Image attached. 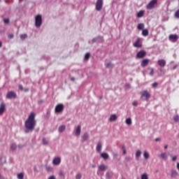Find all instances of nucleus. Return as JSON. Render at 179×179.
Here are the masks:
<instances>
[{
  "label": "nucleus",
  "instance_id": "obj_1",
  "mask_svg": "<svg viewBox=\"0 0 179 179\" xmlns=\"http://www.w3.org/2000/svg\"><path fill=\"white\" fill-rule=\"evenodd\" d=\"M36 124L37 121H36V113H31L24 122L25 133L29 134V132H33L36 128Z\"/></svg>",
  "mask_w": 179,
  "mask_h": 179
},
{
  "label": "nucleus",
  "instance_id": "obj_2",
  "mask_svg": "<svg viewBox=\"0 0 179 179\" xmlns=\"http://www.w3.org/2000/svg\"><path fill=\"white\" fill-rule=\"evenodd\" d=\"M43 24V17L41 15H38L35 17V26L36 27H40Z\"/></svg>",
  "mask_w": 179,
  "mask_h": 179
},
{
  "label": "nucleus",
  "instance_id": "obj_3",
  "mask_svg": "<svg viewBox=\"0 0 179 179\" xmlns=\"http://www.w3.org/2000/svg\"><path fill=\"white\" fill-rule=\"evenodd\" d=\"M141 99L145 101H149L150 99V93L148 90H144L141 92Z\"/></svg>",
  "mask_w": 179,
  "mask_h": 179
},
{
  "label": "nucleus",
  "instance_id": "obj_4",
  "mask_svg": "<svg viewBox=\"0 0 179 179\" xmlns=\"http://www.w3.org/2000/svg\"><path fill=\"white\" fill-rule=\"evenodd\" d=\"M64 104L59 103L56 106L55 108V113H56V114H59L60 113H62L64 111Z\"/></svg>",
  "mask_w": 179,
  "mask_h": 179
},
{
  "label": "nucleus",
  "instance_id": "obj_5",
  "mask_svg": "<svg viewBox=\"0 0 179 179\" xmlns=\"http://www.w3.org/2000/svg\"><path fill=\"white\" fill-rule=\"evenodd\" d=\"M103 9V0H97L96 3V10L100 12Z\"/></svg>",
  "mask_w": 179,
  "mask_h": 179
},
{
  "label": "nucleus",
  "instance_id": "obj_6",
  "mask_svg": "<svg viewBox=\"0 0 179 179\" xmlns=\"http://www.w3.org/2000/svg\"><path fill=\"white\" fill-rule=\"evenodd\" d=\"M157 5V0H152L147 5V9H153Z\"/></svg>",
  "mask_w": 179,
  "mask_h": 179
},
{
  "label": "nucleus",
  "instance_id": "obj_7",
  "mask_svg": "<svg viewBox=\"0 0 179 179\" xmlns=\"http://www.w3.org/2000/svg\"><path fill=\"white\" fill-rule=\"evenodd\" d=\"M16 97H17V95L13 91L8 92L7 95H6V99H16Z\"/></svg>",
  "mask_w": 179,
  "mask_h": 179
},
{
  "label": "nucleus",
  "instance_id": "obj_8",
  "mask_svg": "<svg viewBox=\"0 0 179 179\" xmlns=\"http://www.w3.org/2000/svg\"><path fill=\"white\" fill-rule=\"evenodd\" d=\"M52 163L54 166H59L61 164V157H56L53 159Z\"/></svg>",
  "mask_w": 179,
  "mask_h": 179
},
{
  "label": "nucleus",
  "instance_id": "obj_9",
  "mask_svg": "<svg viewBox=\"0 0 179 179\" xmlns=\"http://www.w3.org/2000/svg\"><path fill=\"white\" fill-rule=\"evenodd\" d=\"M169 40L172 43H176L177 40H178V35L177 34H171L169 36Z\"/></svg>",
  "mask_w": 179,
  "mask_h": 179
},
{
  "label": "nucleus",
  "instance_id": "obj_10",
  "mask_svg": "<svg viewBox=\"0 0 179 179\" xmlns=\"http://www.w3.org/2000/svg\"><path fill=\"white\" fill-rule=\"evenodd\" d=\"M75 131H76V133H75L76 136H78V137L80 136V132L82 131V127L80 126V124H78L77 127H76Z\"/></svg>",
  "mask_w": 179,
  "mask_h": 179
},
{
  "label": "nucleus",
  "instance_id": "obj_11",
  "mask_svg": "<svg viewBox=\"0 0 179 179\" xmlns=\"http://www.w3.org/2000/svg\"><path fill=\"white\" fill-rule=\"evenodd\" d=\"M133 45L136 48H141L142 47V43H141V38H138L136 41L133 44Z\"/></svg>",
  "mask_w": 179,
  "mask_h": 179
},
{
  "label": "nucleus",
  "instance_id": "obj_12",
  "mask_svg": "<svg viewBox=\"0 0 179 179\" xmlns=\"http://www.w3.org/2000/svg\"><path fill=\"white\" fill-rule=\"evenodd\" d=\"M136 57L137 58H144V57H146V51L141 50L137 53Z\"/></svg>",
  "mask_w": 179,
  "mask_h": 179
},
{
  "label": "nucleus",
  "instance_id": "obj_13",
  "mask_svg": "<svg viewBox=\"0 0 179 179\" xmlns=\"http://www.w3.org/2000/svg\"><path fill=\"white\" fill-rule=\"evenodd\" d=\"M107 169H108V166L107 165L101 164L98 167V171H106V170H107Z\"/></svg>",
  "mask_w": 179,
  "mask_h": 179
},
{
  "label": "nucleus",
  "instance_id": "obj_14",
  "mask_svg": "<svg viewBox=\"0 0 179 179\" xmlns=\"http://www.w3.org/2000/svg\"><path fill=\"white\" fill-rule=\"evenodd\" d=\"M157 64L161 68H164L166 66V60L159 59L157 61Z\"/></svg>",
  "mask_w": 179,
  "mask_h": 179
},
{
  "label": "nucleus",
  "instance_id": "obj_15",
  "mask_svg": "<svg viewBox=\"0 0 179 179\" xmlns=\"http://www.w3.org/2000/svg\"><path fill=\"white\" fill-rule=\"evenodd\" d=\"M5 103H1L0 105V115H2L5 113Z\"/></svg>",
  "mask_w": 179,
  "mask_h": 179
},
{
  "label": "nucleus",
  "instance_id": "obj_16",
  "mask_svg": "<svg viewBox=\"0 0 179 179\" xmlns=\"http://www.w3.org/2000/svg\"><path fill=\"white\" fill-rule=\"evenodd\" d=\"M90 136H89V134L87 133H84V134L81 136L82 140L83 142L87 141Z\"/></svg>",
  "mask_w": 179,
  "mask_h": 179
},
{
  "label": "nucleus",
  "instance_id": "obj_17",
  "mask_svg": "<svg viewBox=\"0 0 179 179\" xmlns=\"http://www.w3.org/2000/svg\"><path fill=\"white\" fill-rule=\"evenodd\" d=\"M149 64V59H145L141 62V66L143 68H145V66H147V65Z\"/></svg>",
  "mask_w": 179,
  "mask_h": 179
},
{
  "label": "nucleus",
  "instance_id": "obj_18",
  "mask_svg": "<svg viewBox=\"0 0 179 179\" xmlns=\"http://www.w3.org/2000/svg\"><path fill=\"white\" fill-rule=\"evenodd\" d=\"M101 157H102L103 160H107L110 156L107 152H103L101 154Z\"/></svg>",
  "mask_w": 179,
  "mask_h": 179
},
{
  "label": "nucleus",
  "instance_id": "obj_19",
  "mask_svg": "<svg viewBox=\"0 0 179 179\" xmlns=\"http://www.w3.org/2000/svg\"><path fill=\"white\" fill-rule=\"evenodd\" d=\"M101 148H102V145H101V142L99 141L97 145H96V152H101Z\"/></svg>",
  "mask_w": 179,
  "mask_h": 179
},
{
  "label": "nucleus",
  "instance_id": "obj_20",
  "mask_svg": "<svg viewBox=\"0 0 179 179\" xmlns=\"http://www.w3.org/2000/svg\"><path fill=\"white\" fill-rule=\"evenodd\" d=\"M142 155V151L141 150H138L136 152V160H139V157H141V155Z\"/></svg>",
  "mask_w": 179,
  "mask_h": 179
},
{
  "label": "nucleus",
  "instance_id": "obj_21",
  "mask_svg": "<svg viewBox=\"0 0 179 179\" xmlns=\"http://www.w3.org/2000/svg\"><path fill=\"white\" fill-rule=\"evenodd\" d=\"M105 66L109 69H113V68H114V64L111 62H108L105 64Z\"/></svg>",
  "mask_w": 179,
  "mask_h": 179
},
{
  "label": "nucleus",
  "instance_id": "obj_22",
  "mask_svg": "<svg viewBox=\"0 0 179 179\" xmlns=\"http://www.w3.org/2000/svg\"><path fill=\"white\" fill-rule=\"evenodd\" d=\"M144 28H145V24L143 23L138 24L137 26V29L138 30H143Z\"/></svg>",
  "mask_w": 179,
  "mask_h": 179
},
{
  "label": "nucleus",
  "instance_id": "obj_23",
  "mask_svg": "<svg viewBox=\"0 0 179 179\" xmlns=\"http://www.w3.org/2000/svg\"><path fill=\"white\" fill-rule=\"evenodd\" d=\"M145 15V11L144 10H140L137 13V17H143V16Z\"/></svg>",
  "mask_w": 179,
  "mask_h": 179
},
{
  "label": "nucleus",
  "instance_id": "obj_24",
  "mask_svg": "<svg viewBox=\"0 0 179 179\" xmlns=\"http://www.w3.org/2000/svg\"><path fill=\"white\" fill-rule=\"evenodd\" d=\"M142 35L144 36V37H147V36H149V31L148 29H143Z\"/></svg>",
  "mask_w": 179,
  "mask_h": 179
},
{
  "label": "nucleus",
  "instance_id": "obj_25",
  "mask_svg": "<svg viewBox=\"0 0 179 179\" xmlns=\"http://www.w3.org/2000/svg\"><path fill=\"white\" fill-rule=\"evenodd\" d=\"M161 157H162V159H163V160H166L168 159L167 153L162 152L161 154Z\"/></svg>",
  "mask_w": 179,
  "mask_h": 179
},
{
  "label": "nucleus",
  "instance_id": "obj_26",
  "mask_svg": "<svg viewBox=\"0 0 179 179\" xmlns=\"http://www.w3.org/2000/svg\"><path fill=\"white\" fill-rule=\"evenodd\" d=\"M113 172L108 171V172H107L106 174V178H111V177H113Z\"/></svg>",
  "mask_w": 179,
  "mask_h": 179
},
{
  "label": "nucleus",
  "instance_id": "obj_27",
  "mask_svg": "<svg viewBox=\"0 0 179 179\" xmlns=\"http://www.w3.org/2000/svg\"><path fill=\"white\" fill-rule=\"evenodd\" d=\"M126 124L127 125H131L132 124V119H131V117H128L127 119H126Z\"/></svg>",
  "mask_w": 179,
  "mask_h": 179
},
{
  "label": "nucleus",
  "instance_id": "obj_28",
  "mask_svg": "<svg viewBox=\"0 0 179 179\" xmlns=\"http://www.w3.org/2000/svg\"><path fill=\"white\" fill-rule=\"evenodd\" d=\"M117 120V115H111L110 117V121H116Z\"/></svg>",
  "mask_w": 179,
  "mask_h": 179
},
{
  "label": "nucleus",
  "instance_id": "obj_29",
  "mask_svg": "<svg viewBox=\"0 0 179 179\" xmlns=\"http://www.w3.org/2000/svg\"><path fill=\"white\" fill-rule=\"evenodd\" d=\"M141 179H149V176L148 175V173H144L141 175Z\"/></svg>",
  "mask_w": 179,
  "mask_h": 179
},
{
  "label": "nucleus",
  "instance_id": "obj_30",
  "mask_svg": "<svg viewBox=\"0 0 179 179\" xmlns=\"http://www.w3.org/2000/svg\"><path fill=\"white\" fill-rule=\"evenodd\" d=\"M65 125H62L59 127V132H64L65 131Z\"/></svg>",
  "mask_w": 179,
  "mask_h": 179
},
{
  "label": "nucleus",
  "instance_id": "obj_31",
  "mask_svg": "<svg viewBox=\"0 0 179 179\" xmlns=\"http://www.w3.org/2000/svg\"><path fill=\"white\" fill-rule=\"evenodd\" d=\"M17 178L18 179H23V178H24V174H23V173H18L17 175Z\"/></svg>",
  "mask_w": 179,
  "mask_h": 179
},
{
  "label": "nucleus",
  "instance_id": "obj_32",
  "mask_svg": "<svg viewBox=\"0 0 179 179\" xmlns=\"http://www.w3.org/2000/svg\"><path fill=\"white\" fill-rule=\"evenodd\" d=\"M143 157H144L146 159H149V157H150L149 152H148V151H144Z\"/></svg>",
  "mask_w": 179,
  "mask_h": 179
},
{
  "label": "nucleus",
  "instance_id": "obj_33",
  "mask_svg": "<svg viewBox=\"0 0 179 179\" xmlns=\"http://www.w3.org/2000/svg\"><path fill=\"white\" fill-rule=\"evenodd\" d=\"M16 148H17V146H16V145H15V143H12V144L10 145V149H11L12 150H16Z\"/></svg>",
  "mask_w": 179,
  "mask_h": 179
},
{
  "label": "nucleus",
  "instance_id": "obj_34",
  "mask_svg": "<svg viewBox=\"0 0 179 179\" xmlns=\"http://www.w3.org/2000/svg\"><path fill=\"white\" fill-rule=\"evenodd\" d=\"M20 38H21V40H24V38H27V34H24L20 35Z\"/></svg>",
  "mask_w": 179,
  "mask_h": 179
},
{
  "label": "nucleus",
  "instance_id": "obj_35",
  "mask_svg": "<svg viewBox=\"0 0 179 179\" xmlns=\"http://www.w3.org/2000/svg\"><path fill=\"white\" fill-rule=\"evenodd\" d=\"M149 69L150 70V76H153V75L155 74V69H153V68H150Z\"/></svg>",
  "mask_w": 179,
  "mask_h": 179
},
{
  "label": "nucleus",
  "instance_id": "obj_36",
  "mask_svg": "<svg viewBox=\"0 0 179 179\" xmlns=\"http://www.w3.org/2000/svg\"><path fill=\"white\" fill-rule=\"evenodd\" d=\"M42 142H43V145H48V141H47L46 138H43L42 139Z\"/></svg>",
  "mask_w": 179,
  "mask_h": 179
},
{
  "label": "nucleus",
  "instance_id": "obj_37",
  "mask_svg": "<svg viewBox=\"0 0 179 179\" xmlns=\"http://www.w3.org/2000/svg\"><path fill=\"white\" fill-rule=\"evenodd\" d=\"M99 38H103V37H101V36H98V37H96V38H94L92 39V43H96V41H97V40H99Z\"/></svg>",
  "mask_w": 179,
  "mask_h": 179
},
{
  "label": "nucleus",
  "instance_id": "obj_38",
  "mask_svg": "<svg viewBox=\"0 0 179 179\" xmlns=\"http://www.w3.org/2000/svg\"><path fill=\"white\" fill-rule=\"evenodd\" d=\"M173 121H175L176 122H178L179 121V116L178 115H176L173 117Z\"/></svg>",
  "mask_w": 179,
  "mask_h": 179
},
{
  "label": "nucleus",
  "instance_id": "obj_39",
  "mask_svg": "<svg viewBox=\"0 0 179 179\" xmlns=\"http://www.w3.org/2000/svg\"><path fill=\"white\" fill-rule=\"evenodd\" d=\"M82 178V174L80 173H78L76 176V179H81Z\"/></svg>",
  "mask_w": 179,
  "mask_h": 179
},
{
  "label": "nucleus",
  "instance_id": "obj_40",
  "mask_svg": "<svg viewBox=\"0 0 179 179\" xmlns=\"http://www.w3.org/2000/svg\"><path fill=\"white\" fill-rule=\"evenodd\" d=\"M89 58H90V53H86L85 59H89Z\"/></svg>",
  "mask_w": 179,
  "mask_h": 179
},
{
  "label": "nucleus",
  "instance_id": "obj_41",
  "mask_svg": "<svg viewBox=\"0 0 179 179\" xmlns=\"http://www.w3.org/2000/svg\"><path fill=\"white\" fill-rule=\"evenodd\" d=\"M157 86H159V83H154L152 85V87H154V88L157 87Z\"/></svg>",
  "mask_w": 179,
  "mask_h": 179
},
{
  "label": "nucleus",
  "instance_id": "obj_42",
  "mask_svg": "<svg viewBox=\"0 0 179 179\" xmlns=\"http://www.w3.org/2000/svg\"><path fill=\"white\" fill-rule=\"evenodd\" d=\"M175 16L177 18H179V9L175 13Z\"/></svg>",
  "mask_w": 179,
  "mask_h": 179
},
{
  "label": "nucleus",
  "instance_id": "obj_43",
  "mask_svg": "<svg viewBox=\"0 0 179 179\" xmlns=\"http://www.w3.org/2000/svg\"><path fill=\"white\" fill-rule=\"evenodd\" d=\"M122 149L123 150V155H127V150H125V146H122Z\"/></svg>",
  "mask_w": 179,
  "mask_h": 179
},
{
  "label": "nucleus",
  "instance_id": "obj_44",
  "mask_svg": "<svg viewBox=\"0 0 179 179\" xmlns=\"http://www.w3.org/2000/svg\"><path fill=\"white\" fill-rule=\"evenodd\" d=\"M46 170H47L48 171H52V168L51 166H47V167H46Z\"/></svg>",
  "mask_w": 179,
  "mask_h": 179
},
{
  "label": "nucleus",
  "instance_id": "obj_45",
  "mask_svg": "<svg viewBox=\"0 0 179 179\" xmlns=\"http://www.w3.org/2000/svg\"><path fill=\"white\" fill-rule=\"evenodd\" d=\"M3 22H4V23H5L6 24H8V23H9V19L5 18L4 20H3Z\"/></svg>",
  "mask_w": 179,
  "mask_h": 179
},
{
  "label": "nucleus",
  "instance_id": "obj_46",
  "mask_svg": "<svg viewBox=\"0 0 179 179\" xmlns=\"http://www.w3.org/2000/svg\"><path fill=\"white\" fill-rule=\"evenodd\" d=\"M132 105L134 106V107H136V106H138V102L137 101H134L132 103Z\"/></svg>",
  "mask_w": 179,
  "mask_h": 179
},
{
  "label": "nucleus",
  "instance_id": "obj_47",
  "mask_svg": "<svg viewBox=\"0 0 179 179\" xmlns=\"http://www.w3.org/2000/svg\"><path fill=\"white\" fill-rule=\"evenodd\" d=\"M172 176H177V171H173L171 173Z\"/></svg>",
  "mask_w": 179,
  "mask_h": 179
},
{
  "label": "nucleus",
  "instance_id": "obj_48",
  "mask_svg": "<svg viewBox=\"0 0 179 179\" xmlns=\"http://www.w3.org/2000/svg\"><path fill=\"white\" fill-rule=\"evenodd\" d=\"M13 37H14L13 34H10L8 35V38H13Z\"/></svg>",
  "mask_w": 179,
  "mask_h": 179
},
{
  "label": "nucleus",
  "instance_id": "obj_49",
  "mask_svg": "<svg viewBox=\"0 0 179 179\" xmlns=\"http://www.w3.org/2000/svg\"><path fill=\"white\" fill-rule=\"evenodd\" d=\"M19 89H20V90L23 91V90H24V89H23V85H19Z\"/></svg>",
  "mask_w": 179,
  "mask_h": 179
},
{
  "label": "nucleus",
  "instance_id": "obj_50",
  "mask_svg": "<svg viewBox=\"0 0 179 179\" xmlns=\"http://www.w3.org/2000/svg\"><path fill=\"white\" fill-rule=\"evenodd\" d=\"M176 160H177V156H174L172 157V161L173 162H176Z\"/></svg>",
  "mask_w": 179,
  "mask_h": 179
},
{
  "label": "nucleus",
  "instance_id": "obj_51",
  "mask_svg": "<svg viewBox=\"0 0 179 179\" xmlns=\"http://www.w3.org/2000/svg\"><path fill=\"white\" fill-rule=\"evenodd\" d=\"M48 179H57V178H55V176H50V177L48 178Z\"/></svg>",
  "mask_w": 179,
  "mask_h": 179
},
{
  "label": "nucleus",
  "instance_id": "obj_52",
  "mask_svg": "<svg viewBox=\"0 0 179 179\" xmlns=\"http://www.w3.org/2000/svg\"><path fill=\"white\" fill-rule=\"evenodd\" d=\"M71 80L72 82H74L75 78H74V77H71Z\"/></svg>",
  "mask_w": 179,
  "mask_h": 179
},
{
  "label": "nucleus",
  "instance_id": "obj_53",
  "mask_svg": "<svg viewBox=\"0 0 179 179\" xmlns=\"http://www.w3.org/2000/svg\"><path fill=\"white\" fill-rule=\"evenodd\" d=\"M155 141H156V142H159V141H160V138H155Z\"/></svg>",
  "mask_w": 179,
  "mask_h": 179
},
{
  "label": "nucleus",
  "instance_id": "obj_54",
  "mask_svg": "<svg viewBox=\"0 0 179 179\" xmlns=\"http://www.w3.org/2000/svg\"><path fill=\"white\" fill-rule=\"evenodd\" d=\"M24 92H29V88L25 89V90H24Z\"/></svg>",
  "mask_w": 179,
  "mask_h": 179
},
{
  "label": "nucleus",
  "instance_id": "obj_55",
  "mask_svg": "<svg viewBox=\"0 0 179 179\" xmlns=\"http://www.w3.org/2000/svg\"><path fill=\"white\" fill-rule=\"evenodd\" d=\"M117 156H118L117 154H114L113 157H117Z\"/></svg>",
  "mask_w": 179,
  "mask_h": 179
},
{
  "label": "nucleus",
  "instance_id": "obj_56",
  "mask_svg": "<svg viewBox=\"0 0 179 179\" xmlns=\"http://www.w3.org/2000/svg\"><path fill=\"white\" fill-rule=\"evenodd\" d=\"M177 169L179 171V163L177 164Z\"/></svg>",
  "mask_w": 179,
  "mask_h": 179
},
{
  "label": "nucleus",
  "instance_id": "obj_57",
  "mask_svg": "<svg viewBox=\"0 0 179 179\" xmlns=\"http://www.w3.org/2000/svg\"><path fill=\"white\" fill-rule=\"evenodd\" d=\"M159 72H163V69H159Z\"/></svg>",
  "mask_w": 179,
  "mask_h": 179
},
{
  "label": "nucleus",
  "instance_id": "obj_58",
  "mask_svg": "<svg viewBox=\"0 0 179 179\" xmlns=\"http://www.w3.org/2000/svg\"><path fill=\"white\" fill-rule=\"evenodd\" d=\"M176 68H177V65L174 66L173 67V69H176Z\"/></svg>",
  "mask_w": 179,
  "mask_h": 179
},
{
  "label": "nucleus",
  "instance_id": "obj_59",
  "mask_svg": "<svg viewBox=\"0 0 179 179\" xmlns=\"http://www.w3.org/2000/svg\"><path fill=\"white\" fill-rule=\"evenodd\" d=\"M167 148H169V145H165L164 146V149H167Z\"/></svg>",
  "mask_w": 179,
  "mask_h": 179
},
{
  "label": "nucleus",
  "instance_id": "obj_60",
  "mask_svg": "<svg viewBox=\"0 0 179 179\" xmlns=\"http://www.w3.org/2000/svg\"><path fill=\"white\" fill-rule=\"evenodd\" d=\"M2 47V42H0V48Z\"/></svg>",
  "mask_w": 179,
  "mask_h": 179
},
{
  "label": "nucleus",
  "instance_id": "obj_61",
  "mask_svg": "<svg viewBox=\"0 0 179 179\" xmlns=\"http://www.w3.org/2000/svg\"><path fill=\"white\" fill-rule=\"evenodd\" d=\"M62 171L59 172V176H62Z\"/></svg>",
  "mask_w": 179,
  "mask_h": 179
},
{
  "label": "nucleus",
  "instance_id": "obj_62",
  "mask_svg": "<svg viewBox=\"0 0 179 179\" xmlns=\"http://www.w3.org/2000/svg\"><path fill=\"white\" fill-rule=\"evenodd\" d=\"M19 148H23V146H22V145H19Z\"/></svg>",
  "mask_w": 179,
  "mask_h": 179
},
{
  "label": "nucleus",
  "instance_id": "obj_63",
  "mask_svg": "<svg viewBox=\"0 0 179 179\" xmlns=\"http://www.w3.org/2000/svg\"><path fill=\"white\" fill-rule=\"evenodd\" d=\"M94 167H96V166L93 165V166H92V168L94 169Z\"/></svg>",
  "mask_w": 179,
  "mask_h": 179
}]
</instances>
